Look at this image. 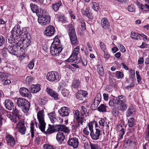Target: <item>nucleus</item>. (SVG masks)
Returning a JSON list of instances; mask_svg holds the SVG:
<instances>
[{"mask_svg": "<svg viewBox=\"0 0 149 149\" xmlns=\"http://www.w3.org/2000/svg\"><path fill=\"white\" fill-rule=\"evenodd\" d=\"M60 42L59 40L55 37L50 47V52L53 56H57L61 52L62 48L59 45Z\"/></svg>", "mask_w": 149, "mask_h": 149, "instance_id": "f257e3e1", "label": "nucleus"}, {"mask_svg": "<svg viewBox=\"0 0 149 149\" xmlns=\"http://www.w3.org/2000/svg\"><path fill=\"white\" fill-rule=\"evenodd\" d=\"M16 104L24 113L27 112L30 109V103L28 101L24 98H17L16 100Z\"/></svg>", "mask_w": 149, "mask_h": 149, "instance_id": "f03ea898", "label": "nucleus"}, {"mask_svg": "<svg viewBox=\"0 0 149 149\" xmlns=\"http://www.w3.org/2000/svg\"><path fill=\"white\" fill-rule=\"evenodd\" d=\"M80 111L77 110L75 111L74 114V116H76L77 119L79 122H83L86 121V119H84V116L87 117V114L88 113L87 112V109L84 106H81L80 107Z\"/></svg>", "mask_w": 149, "mask_h": 149, "instance_id": "7ed1b4c3", "label": "nucleus"}, {"mask_svg": "<svg viewBox=\"0 0 149 149\" xmlns=\"http://www.w3.org/2000/svg\"><path fill=\"white\" fill-rule=\"evenodd\" d=\"M37 115L39 124H38L37 122L35 121L36 126L37 127H38L42 132H44L45 130L46 125L44 120V111L43 110L39 111Z\"/></svg>", "mask_w": 149, "mask_h": 149, "instance_id": "20e7f679", "label": "nucleus"}, {"mask_svg": "<svg viewBox=\"0 0 149 149\" xmlns=\"http://www.w3.org/2000/svg\"><path fill=\"white\" fill-rule=\"evenodd\" d=\"M59 74L57 72L52 71L47 73L46 78L49 81H53L55 80L59 81Z\"/></svg>", "mask_w": 149, "mask_h": 149, "instance_id": "39448f33", "label": "nucleus"}, {"mask_svg": "<svg viewBox=\"0 0 149 149\" xmlns=\"http://www.w3.org/2000/svg\"><path fill=\"white\" fill-rule=\"evenodd\" d=\"M21 39L19 41L17 42L16 41V44L18 45H20V50L23 52V50L26 49L28 47L30 43V41L28 39H24L22 37L21 38Z\"/></svg>", "mask_w": 149, "mask_h": 149, "instance_id": "423d86ee", "label": "nucleus"}, {"mask_svg": "<svg viewBox=\"0 0 149 149\" xmlns=\"http://www.w3.org/2000/svg\"><path fill=\"white\" fill-rule=\"evenodd\" d=\"M48 116L51 121L53 123H62L63 120L60 118L56 117L54 111H53L48 114Z\"/></svg>", "mask_w": 149, "mask_h": 149, "instance_id": "0eeeda50", "label": "nucleus"}, {"mask_svg": "<svg viewBox=\"0 0 149 149\" xmlns=\"http://www.w3.org/2000/svg\"><path fill=\"white\" fill-rule=\"evenodd\" d=\"M50 21V18L48 15H42L38 17V22L42 25H45L49 23Z\"/></svg>", "mask_w": 149, "mask_h": 149, "instance_id": "6e6552de", "label": "nucleus"}, {"mask_svg": "<svg viewBox=\"0 0 149 149\" xmlns=\"http://www.w3.org/2000/svg\"><path fill=\"white\" fill-rule=\"evenodd\" d=\"M5 139L7 145L12 148L16 144L15 139L11 135L8 134L6 135Z\"/></svg>", "mask_w": 149, "mask_h": 149, "instance_id": "1a4fd4ad", "label": "nucleus"}, {"mask_svg": "<svg viewBox=\"0 0 149 149\" xmlns=\"http://www.w3.org/2000/svg\"><path fill=\"white\" fill-rule=\"evenodd\" d=\"M17 127L18 129L19 132L22 134H24L25 133L26 128L24 125V122L23 120H19L17 124Z\"/></svg>", "mask_w": 149, "mask_h": 149, "instance_id": "9d476101", "label": "nucleus"}, {"mask_svg": "<svg viewBox=\"0 0 149 149\" xmlns=\"http://www.w3.org/2000/svg\"><path fill=\"white\" fill-rule=\"evenodd\" d=\"M19 47L17 45V44L15 45L14 44H10L7 48V50L9 53L12 54L17 55V49Z\"/></svg>", "mask_w": 149, "mask_h": 149, "instance_id": "9b49d317", "label": "nucleus"}, {"mask_svg": "<svg viewBox=\"0 0 149 149\" xmlns=\"http://www.w3.org/2000/svg\"><path fill=\"white\" fill-rule=\"evenodd\" d=\"M21 36L19 35H18L16 33H15L13 31H11V35L10 37L8 39L9 40H10L14 42L16 44V41L17 42L19 41L21 39Z\"/></svg>", "mask_w": 149, "mask_h": 149, "instance_id": "f8f14e48", "label": "nucleus"}, {"mask_svg": "<svg viewBox=\"0 0 149 149\" xmlns=\"http://www.w3.org/2000/svg\"><path fill=\"white\" fill-rule=\"evenodd\" d=\"M68 145L73 148H77L78 147L79 142L77 138H72L70 139L68 141Z\"/></svg>", "mask_w": 149, "mask_h": 149, "instance_id": "ddd939ff", "label": "nucleus"}, {"mask_svg": "<svg viewBox=\"0 0 149 149\" xmlns=\"http://www.w3.org/2000/svg\"><path fill=\"white\" fill-rule=\"evenodd\" d=\"M70 112L69 108L63 107L58 110V112L61 116L62 117L68 116Z\"/></svg>", "mask_w": 149, "mask_h": 149, "instance_id": "4468645a", "label": "nucleus"}, {"mask_svg": "<svg viewBox=\"0 0 149 149\" xmlns=\"http://www.w3.org/2000/svg\"><path fill=\"white\" fill-rule=\"evenodd\" d=\"M94 125V122H90L88 123L87 126L83 130L84 133L86 135H89V132H91L93 130V128Z\"/></svg>", "mask_w": 149, "mask_h": 149, "instance_id": "2eb2a0df", "label": "nucleus"}, {"mask_svg": "<svg viewBox=\"0 0 149 149\" xmlns=\"http://www.w3.org/2000/svg\"><path fill=\"white\" fill-rule=\"evenodd\" d=\"M55 32V29L52 26H48L45 31V35L47 36H51L54 35Z\"/></svg>", "mask_w": 149, "mask_h": 149, "instance_id": "dca6fc26", "label": "nucleus"}, {"mask_svg": "<svg viewBox=\"0 0 149 149\" xmlns=\"http://www.w3.org/2000/svg\"><path fill=\"white\" fill-rule=\"evenodd\" d=\"M19 92L21 95L23 97H30L31 96V93L28 90L24 87L20 88Z\"/></svg>", "mask_w": 149, "mask_h": 149, "instance_id": "f3484780", "label": "nucleus"}, {"mask_svg": "<svg viewBox=\"0 0 149 149\" xmlns=\"http://www.w3.org/2000/svg\"><path fill=\"white\" fill-rule=\"evenodd\" d=\"M46 91L48 94L53 97L54 99L56 100L58 99V94L49 88H47Z\"/></svg>", "mask_w": 149, "mask_h": 149, "instance_id": "a211bd4d", "label": "nucleus"}, {"mask_svg": "<svg viewBox=\"0 0 149 149\" xmlns=\"http://www.w3.org/2000/svg\"><path fill=\"white\" fill-rule=\"evenodd\" d=\"M55 128L56 131H63L65 132L68 133L70 131V130L68 127L64 125H56L55 126Z\"/></svg>", "mask_w": 149, "mask_h": 149, "instance_id": "6ab92c4d", "label": "nucleus"}, {"mask_svg": "<svg viewBox=\"0 0 149 149\" xmlns=\"http://www.w3.org/2000/svg\"><path fill=\"white\" fill-rule=\"evenodd\" d=\"M90 135L93 139L97 140L100 135V130L96 129L95 131L94 132L93 130L91 132H90Z\"/></svg>", "mask_w": 149, "mask_h": 149, "instance_id": "aec40b11", "label": "nucleus"}, {"mask_svg": "<svg viewBox=\"0 0 149 149\" xmlns=\"http://www.w3.org/2000/svg\"><path fill=\"white\" fill-rule=\"evenodd\" d=\"M87 94L88 93L86 91L80 90L78 91L76 95V97L79 100H83Z\"/></svg>", "mask_w": 149, "mask_h": 149, "instance_id": "412c9836", "label": "nucleus"}, {"mask_svg": "<svg viewBox=\"0 0 149 149\" xmlns=\"http://www.w3.org/2000/svg\"><path fill=\"white\" fill-rule=\"evenodd\" d=\"M101 25L103 29H107L110 27V23L106 18H102L101 21Z\"/></svg>", "mask_w": 149, "mask_h": 149, "instance_id": "4be33fe9", "label": "nucleus"}, {"mask_svg": "<svg viewBox=\"0 0 149 149\" xmlns=\"http://www.w3.org/2000/svg\"><path fill=\"white\" fill-rule=\"evenodd\" d=\"M71 44L76 45L78 43V40L76 33L69 35Z\"/></svg>", "mask_w": 149, "mask_h": 149, "instance_id": "5701e85b", "label": "nucleus"}, {"mask_svg": "<svg viewBox=\"0 0 149 149\" xmlns=\"http://www.w3.org/2000/svg\"><path fill=\"white\" fill-rule=\"evenodd\" d=\"M5 106L8 109L11 110L13 108V103L9 100H6L5 101Z\"/></svg>", "mask_w": 149, "mask_h": 149, "instance_id": "b1692460", "label": "nucleus"}, {"mask_svg": "<svg viewBox=\"0 0 149 149\" xmlns=\"http://www.w3.org/2000/svg\"><path fill=\"white\" fill-rule=\"evenodd\" d=\"M115 102L117 104H120L123 103H125L126 100L125 97L122 95L118 96L116 98Z\"/></svg>", "mask_w": 149, "mask_h": 149, "instance_id": "393cba45", "label": "nucleus"}, {"mask_svg": "<svg viewBox=\"0 0 149 149\" xmlns=\"http://www.w3.org/2000/svg\"><path fill=\"white\" fill-rule=\"evenodd\" d=\"M136 113V109L132 106L130 107L126 112V116L129 117L131 115H134Z\"/></svg>", "mask_w": 149, "mask_h": 149, "instance_id": "a878e982", "label": "nucleus"}, {"mask_svg": "<svg viewBox=\"0 0 149 149\" xmlns=\"http://www.w3.org/2000/svg\"><path fill=\"white\" fill-rule=\"evenodd\" d=\"M67 29L68 31V35L76 33L73 23H71V24H68L67 26Z\"/></svg>", "mask_w": 149, "mask_h": 149, "instance_id": "bb28decb", "label": "nucleus"}, {"mask_svg": "<svg viewBox=\"0 0 149 149\" xmlns=\"http://www.w3.org/2000/svg\"><path fill=\"white\" fill-rule=\"evenodd\" d=\"M30 7L33 13H41V8L39 9L38 8L37 5L31 3L30 4Z\"/></svg>", "mask_w": 149, "mask_h": 149, "instance_id": "cd10ccee", "label": "nucleus"}, {"mask_svg": "<svg viewBox=\"0 0 149 149\" xmlns=\"http://www.w3.org/2000/svg\"><path fill=\"white\" fill-rule=\"evenodd\" d=\"M65 138L63 133L62 132H58L56 136V139L59 143H62Z\"/></svg>", "mask_w": 149, "mask_h": 149, "instance_id": "c85d7f7f", "label": "nucleus"}, {"mask_svg": "<svg viewBox=\"0 0 149 149\" xmlns=\"http://www.w3.org/2000/svg\"><path fill=\"white\" fill-rule=\"evenodd\" d=\"M31 92L33 93H36L39 91L40 90V85L38 84L36 85H32L31 87Z\"/></svg>", "mask_w": 149, "mask_h": 149, "instance_id": "c756f323", "label": "nucleus"}, {"mask_svg": "<svg viewBox=\"0 0 149 149\" xmlns=\"http://www.w3.org/2000/svg\"><path fill=\"white\" fill-rule=\"evenodd\" d=\"M56 131L55 126L50 125H49V127L46 132V134H52Z\"/></svg>", "mask_w": 149, "mask_h": 149, "instance_id": "7c9ffc66", "label": "nucleus"}, {"mask_svg": "<svg viewBox=\"0 0 149 149\" xmlns=\"http://www.w3.org/2000/svg\"><path fill=\"white\" fill-rule=\"evenodd\" d=\"M62 5V3L61 1L53 4L52 5L53 10L55 12H57L59 9V7Z\"/></svg>", "mask_w": 149, "mask_h": 149, "instance_id": "2f4dec72", "label": "nucleus"}, {"mask_svg": "<svg viewBox=\"0 0 149 149\" xmlns=\"http://www.w3.org/2000/svg\"><path fill=\"white\" fill-rule=\"evenodd\" d=\"M77 56H75L72 54L70 57L67 60V61L69 62H74L75 63H78L79 61H77Z\"/></svg>", "mask_w": 149, "mask_h": 149, "instance_id": "473e14b6", "label": "nucleus"}, {"mask_svg": "<svg viewBox=\"0 0 149 149\" xmlns=\"http://www.w3.org/2000/svg\"><path fill=\"white\" fill-rule=\"evenodd\" d=\"M118 129L119 132L120 138L119 139V140H120L123 139V136L125 134V131L124 129L122 128V126L121 125H118Z\"/></svg>", "mask_w": 149, "mask_h": 149, "instance_id": "72a5a7b5", "label": "nucleus"}, {"mask_svg": "<svg viewBox=\"0 0 149 149\" xmlns=\"http://www.w3.org/2000/svg\"><path fill=\"white\" fill-rule=\"evenodd\" d=\"M137 5L142 10L145 11H149V6L147 4L145 3L144 5H143L139 3H138Z\"/></svg>", "mask_w": 149, "mask_h": 149, "instance_id": "f704fd0d", "label": "nucleus"}, {"mask_svg": "<svg viewBox=\"0 0 149 149\" xmlns=\"http://www.w3.org/2000/svg\"><path fill=\"white\" fill-rule=\"evenodd\" d=\"M113 74L112 77H115L118 79L122 78L124 75L122 72L119 71L113 73Z\"/></svg>", "mask_w": 149, "mask_h": 149, "instance_id": "c9c22d12", "label": "nucleus"}, {"mask_svg": "<svg viewBox=\"0 0 149 149\" xmlns=\"http://www.w3.org/2000/svg\"><path fill=\"white\" fill-rule=\"evenodd\" d=\"M80 86V81L79 80L75 79L73 81L72 87L77 88Z\"/></svg>", "mask_w": 149, "mask_h": 149, "instance_id": "e433bc0d", "label": "nucleus"}, {"mask_svg": "<svg viewBox=\"0 0 149 149\" xmlns=\"http://www.w3.org/2000/svg\"><path fill=\"white\" fill-rule=\"evenodd\" d=\"M107 108L106 106L104 104H102L97 108V110L100 112H104L107 111Z\"/></svg>", "mask_w": 149, "mask_h": 149, "instance_id": "4c0bfd02", "label": "nucleus"}, {"mask_svg": "<svg viewBox=\"0 0 149 149\" xmlns=\"http://www.w3.org/2000/svg\"><path fill=\"white\" fill-rule=\"evenodd\" d=\"M28 34V31L27 30L26 28H24L22 29V31H20L19 34L20 36L26 37V35Z\"/></svg>", "mask_w": 149, "mask_h": 149, "instance_id": "58836bf2", "label": "nucleus"}, {"mask_svg": "<svg viewBox=\"0 0 149 149\" xmlns=\"http://www.w3.org/2000/svg\"><path fill=\"white\" fill-rule=\"evenodd\" d=\"M12 31L15 32L17 33L18 35H19L21 29L20 28V26H19L18 24H17L16 26H15V27L12 29Z\"/></svg>", "mask_w": 149, "mask_h": 149, "instance_id": "ea45409f", "label": "nucleus"}, {"mask_svg": "<svg viewBox=\"0 0 149 149\" xmlns=\"http://www.w3.org/2000/svg\"><path fill=\"white\" fill-rule=\"evenodd\" d=\"M120 105L119 107V110L122 111H124L127 109V105L125 103H123V104H120Z\"/></svg>", "mask_w": 149, "mask_h": 149, "instance_id": "a19ab883", "label": "nucleus"}, {"mask_svg": "<svg viewBox=\"0 0 149 149\" xmlns=\"http://www.w3.org/2000/svg\"><path fill=\"white\" fill-rule=\"evenodd\" d=\"M134 123V119L133 118H132L129 119L128 120L127 125L130 127L133 126Z\"/></svg>", "mask_w": 149, "mask_h": 149, "instance_id": "79ce46f5", "label": "nucleus"}, {"mask_svg": "<svg viewBox=\"0 0 149 149\" xmlns=\"http://www.w3.org/2000/svg\"><path fill=\"white\" fill-rule=\"evenodd\" d=\"M12 113L16 117L18 118V119L19 118V117L20 116L19 111L16 107L13 109Z\"/></svg>", "mask_w": 149, "mask_h": 149, "instance_id": "37998d69", "label": "nucleus"}, {"mask_svg": "<svg viewBox=\"0 0 149 149\" xmlns=\"http://www.w3.org/2000/svg\"><path fill=\"white\" fill-rule=\"evenodd\" d=\"M34 124L32 122L31 123L30 125V129H31V137L32 138L34 136Z\"/></svg>", "mask_w": 149, "mask_h": 149, "instance_id": "c03bdc74", "label": "nucleus"}, {"mask_svg": "<svg viewBox=\"0 0 149 149\" xmlns=\"http://www.w3.org/2000/svg\"><path fill=\"white\" fill-rule=\"evenodd\" d=\"M7 75L5 73H0V80L3 81L7 78Z\"/></svg>", "mask_w": 149, "mask_h": 149, "instance_id": "a18cd8bd", "label": "nucleus"}, {"mask_svg": "<svg viewBox=\"0 0 149 149\" xmlns=\"http://www.w3.org/2000/svg\"><path fill=\"white\" fill-rule=\"evenodd\" d=\"M130 36L133 39L138 40L139 38V36L137 34L133 31L131 32Z\"/></svg>", "mask_w": 149, "mask_h": 149, "instance_id": "49530a36", "label": "nucleus"}, {"mask_svg": "<svg viewBox=\"0 0 149 149\" xmlns=\"http://www.w3.org/2000/svg\"><path fill=\"white\" fill-rule=\"evenodd\" d=\"M92 4V8L95 11H98L100 8V7L98 4L95 2H93Z\"/></svg>", "mask_w": 149, "mask_h": 149, "instance_id": "de8ad7c7", "label": "nucleus"}, {"mask_svg": "<svg viewBox=\"0 0 149 149\" xmlns=\"http://www.w3.org/2000/svg\"><path fill=\"white\" fill-rule=\"evenodd\" d=\"M90 146L91 149H101L100 146L97 144L91 143Z\"/></svg>", "mask_w": 149, "mask_h": 149, "instance_id": "09e8293b", "label": "nucleus"}, {"mask_svg": "<svg viewBox=\"0 0 149 149\" xmlns=\"http://www.w3.org/2000/svg\"><path fill=\"white\" fill-rule=\"evenodd\" d=\"M98 72L99 75L101 76H103L104 75V70L103 67L100 66L98 68Z\"/></svg>", "mask_w": 149, "mask_h": 149, "instance_id": "8fccbe9b", "label": "nucleus"}, {"mask_svg": "<svg viewBox=\"0 0 149 149\" xmlns=\"http://www.w3.org/2000/svg\"><path fill=\"white\" fill-rule=\"evenodd\" d=\"M118 111L116 108H114L112 109L111 111L112 114L115 117L117 116L118 114Z\"/></svg>", "mask_w": 149, "mask_h": 149, "instance_id": "3c124183", "label": "nucleus"}, {"mask_svg": "<svg viewBox=\"0 0 149 149\" xmlns=\"http://www.w3.org/2000/svg\"><path fill=\"white\" fill-rule=\"evenodd\" d=\"M74 118L76 120L77 122V123H78L76 125L74 126V128H75V129H76L77 128H79L80 125H83V123H85V122H83V121H82V122L81 123V122H80L79 121V120H78V119H77V118H76V116H74Z\"/></svg>", "mask_w": 149, "mask_h": 149, "instance_id": "603ef678", "label": "nucleus"}, {"mask_svg": "<svg viewBox=\"0 0 149 149\" xmlns=\"http://www.w3.org/2000/svg\"><path fill=\"white\" fill-rule=\"evenodd\" d=\"M95 101L100 102L101 100V95L100 93H98L96 95L94 99Z\"/></svg>", "mask_w": 149, "mask_h": 149, "instance_id": "864d4df0", "label": "nucleus"}, {"mask_svg": "<svg viewBox=\"0 0 149 149\" xmlns=\"http://www.w3.org/2000/svg\"><path fill=\"white\" fill-rule=\"evenodd\" d=\"M79 47L77 46L74 48V50L73 51L72 53L73 55H74V56H77V55L79 54Z\"/></svg>", "mask_w": 149, "mask_h": 149, "instance_id": "5fc2aeb1", "label": "nucleus"}, {"mask_svg": "<svg viewBox=\"0 0 149 149\" xmlns=\"http://www.w3.org/2000/svg\"><path fill=\"white\" fill-rule=\"evenodd\" d=\"M33 78L31 76H27L25 80V81L27 84H30L33 81Z\"/></svg>", "mask_w": 149, "mask_h": 149, "instance_id": "6e6d98bb", "label": "nucleus"}, {"mask_svg": "<svg viewBox=\"0 0 149 149\" xmlns=\"http://www.w3.org/2000/svg\"><path fill=\"white\" fill-rule=\"evenodd\" d=\"M118 46L121 52H125V49L123 45L121 44H118Z\"/></svg>", "mask_w": 149, "mask_h": 149, "instance_id": "4d7b16f0", "label": "nucleus"}, {"mask_svg": "<svg viewBox=\"0 0 149 149\" xmlns=\"http://www.w3.org/2000/svg\"><path fill=\"white\" fill-rule=\"evenodd\" d=\"M82 13L83 15L87 16L88 18H91V16L90 15L89 13H88L87 10H82Z\"/></svg>", "mask_w": 149, "mask_h": 149, "instance_id": "13d9d810", "label": "nucleus"}, {"mask_svg": "<svg viewBox=\"0 0 149 149\" xmlns=\"http://www.w3.org/2000/svg\"><path fill=\"white\" fill-rule=\"evenodd\" d=\"M34 65V62L33 60L30 61L28 65L27 66L30 69H32L33 68Z\"/></svg>", "mask_w": 149, "mask_h": 149, "instance_id": "bf43d9fd", "label": "nucleus"}, {"mask_svg": "<svg viewBox=\"0 0 149 149\" xmlns=\"http://www.w3.org/2000/svg\"><path fill=\"white\" fill-rule=\"evenodd\" d=\"M61 93L64 96H66L69 94L68 91L64 88L62 89Z\"/></svg>", "mask_w": 149, "mask_h": 149, "instance_id": "052dcab7", "label": "nucleus"}, {"mask_svg": "<svg viewBox=\"0 0 149 149\" xmlns=\"http://www.w3.org/2000/svg\"><path fill=\"white\" fill-rule=\"evenodd\" d=\"M136 74L137 82L139 83L140 82L141 80V77L139 74V71H136Z\"/></svg>", "mask_w": 149, "mask_h": 149, "instance_id": "680f3d73", "label": "nucleus"}, {"mask_svg": "<svg viewBox=\"0 0 149 149\" xmlns=\"http://www.w3.org/2000/svg\"><path fill=\"white\" fill-rule=\"evenodd\" d=\"M5 40L2 36H0V47L2 46L5 44Z\"/></svg>", "mask_w": 149, "mask_h": 149, "instance_id": "e2e57ef3", "label": "nucleus"}, {"mask_svg": "<svg viewBox=\"0 0 149 149\" xmlns=\"http://www.w3.org/2000/svg\"><path fill=\"white\" fill-rule=\"evenodd\" d=\"M60 21H62L63 22H65L66 21V18L63 15H61L58 17Z\"/></svg>", "mask_w": 149, "mask_h": 149, "instance_id": "0e129e2a", "label": "nucleus"}, {"mask_svg": "<svg viewBox=\"0 0 149 149\" xmlns=\"http://www.w3.org/2000/svg\"><path fill=\"white\" fill-rule=\"evenodd\" d=\"M100 45L101 49L104 52H105L106 49L105 45L104 43L102 42H100Z\"/></svg>", "mask_w": 149, "mask_h": 149, "instance_id": "69168bd1", "label": "nucleus"}, {"mask_svg": "<svg viewBox=\"0 0 149 149\" xmlns=\"http://www.w3.org/2000/svg\"><path fill=\"white\" fill-rule=\"evenodd\" d=\"M129 74L131 78H133L135 77V70L132 69L130 70Z\"/></svg>", "mask_w": 149, "mask_h": 149, "instance_id": "338daca9", "label": "nucleus"}, {"mask_svg": "<svg viewBox=\"0 0 149 149\" xmlns=\"http://www.w3.org/2000/svg\"><path fill=\"white\" fill-rule=\"evenodd\" d=\"M128 10L130 12H133L135 10V8L133 5L129 6L127 7Z\"/></svg>", "mask_w": 149, "mask_h": 149, "instance_id": "774afa93", "label": "nucleus"}]
</instances>
